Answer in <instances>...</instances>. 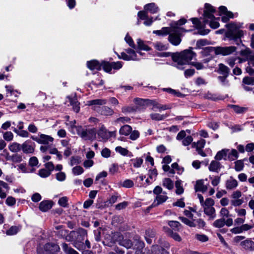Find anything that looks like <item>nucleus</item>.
Masks as SVG:
<instances>
[{"label": "nucleus", "mask_w": 254, "mask_h": 254, "mask_svg": "<svg viewBox=\"0 0 254 254\" xmlns=\"http://www.w3.org/2000/svg\"><path fill=\"white\" fill-rule=\"evenodd\" d=\"M192 48L190 47L189 49L184 50L180 53H162L161 56L169 57L171 55L172 60L177 63L178 68L183 69L179 66L187 64L189 63V61H191L193 57L195 56L196 54L192 51Z\"/></svg>", "instance_id": "f257e3e1"}, {"label": "nucleus", "mask_w": 254, "mask_h": 254, "mask_svg": "<svg viewBox=\"0 0 254 254\" xmlns=\"http://www.w3.org/2000/svg\"><path fill=\"white\" fill-rule=\"evenodd\" d=\"M216 11L214 7L209 3H205L204 5V10L203 16L205 23L209 21V25L213 29H216L219 27V23L216 21V18L214 15Z\"/></svg>", "instance_id": "f03ea898"}, {"label": "nucleus", "mask_w": 254, "mask_h": 254, "mask_svg": "<svg viewBox=\"0 0 254 254\" xmlns=\"http://www.w3.org/2000/svg\"><path fill=\"white\" fill-rule=\"evenodd\" d=\"M236 47L234 46L229 47H208L204 49L205 55L212 51L215 52V55H222L223 56H227L235 52Z\"/></svg>", "instance_id": "7ed1b4c3"}, {"label": "nucleus", "mask_w": 254, "mask_h": 254, "mask_svg": "<svg viewBox=\"0 0 254 254\" xmlns=\"http://www.w3.org/2000/svg\"><path fill=\"white\" fill-rule=\"evenodd\" d=\"M87 230L79 228L76 230L70 231L66 237V239L70 242L82 243L84 240L85 236H87Z\"/></svg>", "instance_id": "20e7f679"}, {"label": "nucleus", "mask_w": 254, "mask_h": 254, "mask_svg": "<svg viewBox=\"0 0 254 254\" xmlns=\"http://www.w3.org/2000/svg\"><path fill=\"white\" fill-rule=\"evenodd\" d=\"M158 35H166L169 34L168 37L169 41L173 45L177 46L181 42V37L183 36L182 33H156Z\"/></svg>", "instance_id": "39448f33"}, {"label": "nucleus", "mask_w": 254, "mask_h": 254, "mask_svg": "<svg viewBox=\"0 0 254 254\" xmlns=\"http://www.w3.org/2000/svg\"><path fill=\"white\" fill-rule=\"evenodd\" d=\"M242 33H225V36L231 40H233L236 44L239 45L242 40Z\"/></svg>", "instance_id": "423d86ee"}, {"label": "nucleus", "mask_w": 254, "mask_h": 254, "mask_svg": "<svg viewBox=\"0 0 254 254\" xmlns=\"http://www.w3.org/2000/svg\"><path fill=\"white\" fill-rule=\"evenodd\" d=\"M187 20L184 18H181L178 21H173L170 24V27L174 30H181L182 29V26L184 25Z\"/></svg>", "instance_id": "0eeeda50"}, {"label": "nucleus", "mask_w": 254, "mask_h": 254, "mask_svg": "<svg viewBox=\"0 0 254 254\" xmlns=\"http://www.w3.org/2000/svg\"><path fill=\"white\" fill-rule=\"evenodd\" d=\"M53 205V202L51 200H44L40 202L39 204V209L43 212H46L50 209Z\"/></svg>", "instance_id": "6e6552de"}, {"label": "nucleus", "mask_w": 254, "mask_h": 254, "mask_svg": "<svg viewBox=\"0 0 254 254\" xmlns=\"http://www.w3.org/2000/svg\"><path fill=\"white\" fill-rule=\"evenodd\" d=\"M96 134V130L95 128L84 129V136L82 138L85 140H89L95 137Z\"/></svg>", "instance_id": "1a4fd4ad"}, {"label": "nucleus", "mask_w": 254, "mask_h": 254, "mask_svg": "<svg viewBox=\"0 0 254 254\" xmlns=\"http://www.w3.org/2000/svg\"><path fill=\"white\" fill-rule=\"evenodd\" d=\"M60 248L59 246L56 244L49 243L44 246V250L45 252H57L59 251Z\"/></svg>", "instance_id": "9d476101"}, {"label": "nucleus", "mask_w": 254, "mask_h": 254, "mask_svg": "<svg viewBox=\"0 0 254 254\" xmlns=\"http://www.w3.org/2000/svg\"><path fill=\"white\" fill-rule=\"evenodd\" d=\"M241 245L246 250L249 251H254V242L250 239H247L242 242Z\"/></svg>", "instance_id": "9b49d317"}, {"label": "nucleus", "mask_w": 254, "mask_h": 254, "mask_svg": "<svg viewBox=\"0 0 254 254\" xmlns=\"http://www.w3.org/2000/svg\"><path fill=\"white\" fill-rule=\"evenodd\" d=\"M112 132H108L106 128L102 127L100 130L98 132V135L100 136L103 140H107L110 137H111V133Z\"/></svg>", "instance_id": "f8f14e48"}, {"label": "nucleus", "mask_w": 254, "mask_h": 254, "mask_svg": "<svg viewBox=\"0 0 254 254\" xmlns=\"http://www.w3.org/2000/svg\"><path fill=\"white\" fill-rule=\"evenodd\" d=\"M144 9L147 12H149L152 14L156 13L159 10L158 7L153 2L145 5Z\"/></svg>", "instance_id": "ddd939ff"}, {"label": "nucleus", "mask_w": 254, "mask_h": 254, "mask_svg": "<svg viewBox=\"0 0 254 254\" xmlns=\"http://www.w3.org/2000/svg\"><path fill=\"white\" fill-rule=\"evenodd\" d=\"M221 167L222 165L220 163L215 160L211 162L208 168L210 171L218 172Z\"/></svg>", "instance_id": "4468645a"}, {"label": "nucleus", "mask_w": 254, "mask_h": 254, "mask_svg": "<svg viewBox=\"0 0 254 254\" xmlns=\"http://www.w3.org/2000/svg\"><path fill=\"white\" fill-rule=\"evenodd\" d=\"M194 189L195 191H201L204 192L207 190V187L204 185L203 180H200L196 181Z\"/></svg>", "instance_id": "2eb2a0df"}, {"label": "nucleus", "mask_w": 254, "mask_h": 254, "mask_svg": "<svg viewBox=\"0 0 254 254\" xmlns=\"http://www.w3.org/2000/svg\"><path fill=\"white\" fill-rule=\"evenodd\" d=\"M190 20L191 21L195 29L200 30L203 28L204 24L198 18H191L190 19Z\"/></svg>", "instance_id": "dca6fc26"}, {"label": "nucleus", "mask_w": 254, "mask_h": 254, "mask_svg": "<svg viewBox=\"0 0 254 254\" xmlns=\"http://www.w3.org/2000/svg\"><path fill=\"white\" fill-rule=\"evenodd\" d=\"M152 252L153 254H169L164 248L158 245L153 246Z\"/></svg>", "instance_id": "f3484780"}, {"label": "nucleus", "mask_w": 254, "mask_h": 254, "mask_svg": "<svg viewBox=\"0 0 254 254\" xmlns=\"http://www.w3.org/2000/svg\"><path fill=\"white\" fill-rule=\"evenodd\" d=\"M21 149L24 153H32L34 151V148L31 145L28 144V141H25L21 145Z\"/></svg>", "instance_id": "a211bd4d"}, {"label": "nucleus", "mask_w": 254, "mask_h": 254, "mask_svg": "<svg viewBox=\"0 0 254 254\" xmlns=\"http://www.w3.org/2000/svg\"><path fill=\"white\" fill-rule=\"evenodd\" d=\"M87 65L88 67L91 70H100L101 69L100 64L96 60L88 62L87 63Z\"/></svg>", "instance_id": "6ab92c4d"}, {"label": "nucleus", "mask_w": 254, "mask_h": 254, "mask_svg": "<svg viewBox=\"0 0 254 254\" xmlns=\"http://www.w3.org/2000/svg\"><path fill=\"white\" fill-rule=\"evenodd\" d=\"M217 72L223 75L228 76L230 72V69L223 64H219V68Z\"/></svg>", "instance_id": "aec40b11"}, {"label": "nucleus", "mask_w": 254, "mask_h": 254, "mask_svg": "<svg viewBox=\"0 0 254 254\" xmlns=\"http://www.w3.org/2000/svg\"><path fill=\"white\" fill-rule=\"evenodd\" d=\"M144 247L145 244L143 241H141L139 239L134 238L132 246L134 250L143 249Z\"/></svg>", "instance_id": "412c9836"}, {"label": "nucleus", "mask_w": 254, "mask_h": 254, "mask_svg": "<svg viewBox=\"0 0 254 254\" xmlns=\"http://www.w3.org/2000/svg\"><path fill=\"white\" fill-rule=\"evenodd\" d=\"M204 212L206 215L209 216L211 219H213L215 217V209L213 207H205Z\"/></svg>", "instance_id": "4be33fe9"}, {"label": "nucleus", "mask_w": 254, "mask_h": 254, "mask_svg": "<svg viewBox=\"0 0 254 254\" xmlns=\"http://www.w3.org/2000/svg\"><path fill=\"white\" fill-rule=\"evenodd\" d=\"M99 110L100 114L103 115L110 116L114 114L113 110L107 106L99 108Z\"/></svg>", "instance_id": "5701e85b"}, {"label": "nucleus", "mask_w": 254, "mask_h": 254, "mask_svg": "<svg viewBox=\"0 0 254 254\" xmlns=\"http://www.w3.org/2000/svg\"><path fill=\"white\" fill-rule=\"evenodd\" d=\"M220 15L224 14L227 15L229 18H233L234 14L231 11H228L226 6H221L219 8Z\"/></svg>", "instance_id": "b1692460"}, {"label": "nucleus", "mask_w": 254, "mask_h": 254, "mask_svg": "<svg viewBox=\"0 0 254 254\" xmlns=\"http://www.w3.org/2000/svg\"><path fill=\"white\" fill-rule=\"evenodd\" d=\"M63 251L66 254H79L75 250L72 248L68 247L66 243H63L62 245Z\"/></svg>", "instance_id": "393cba45"}, {"label": "nucleus", "mask_w": 254, "mask_h": 254, "mask_svg": "<svg viewBox=\"0 0 254 254\" xmlns=\"http://www.w3.org/2000/svg\"><path fill=\"white\" fill-rule=\"evenodd\" d=\"M238 186V182L235 180L231 177V179L227 180L226 183V186L227 189L232 190Z\"/></svg>", "instance_id": "a878e982"}, {"label": "nucleus", "mask_w": 254, "mask_h": 254, "mask_svg": "<svg viewBox=\"0 0 254 254\" xmlns=\"http://www.w3.org/2000/svg\"><path fill=\"white\" fill-rule=\"evenodd\" d=\"M121 246H122L127 249H130L133 246V242L128 239H123L119 243Z\"/></svg>", "instance_id": "bb28decb"}, {"label": "nucleus", "mask_w": 254, "mask_h": 254, "mask_svg": "<svg viewBox=\"0 0 254 254\" xmlns=\"http://www.w3.org/2000/svg\"><path fill=\"white\" fill-rule=\"evenodd\" d=\"M228 150H229L228 149H222V150L218 151L215 157V160H220L223 158L226 160V157Z\"/></svg>", "instance_id": "cd10ccee"}, {"label": "nucleus", "mask_w": 254, "mask_h": 254, "mask_svg": "<svg viewBox=\"0 0 254 254\" xmlns=\"http://www.w3.org/2000/svg\"><path fill=\"white\" fill-rule=\"evenodd\" d=\"M228 32H243L242 31H238L241 26L235 23H231L226 25Z\"/></svg>", "instance_id": "c85d7f7f"}, {"label": "nucleus", "mask_w": 254, "mask_h": 254, "mask_svg": "<svg viewBox=\"0 0 254 254\" xmlns=\"http://www.w3.org/2000/svg\"><path fill=\"white\" fill-rule=\"evenodd\" d=\"M132 128L129 125H125L121 127L120 130V133L124 135H128L131 131Z\"/></svg>", "instance_id": "c756f323"}, {"label": "nucleus", "mask_w": 254, "mask_h": 254, "mask_svg": "<svg viewBox=\"0 0 254 254\" xmlns=\"http://www.w3.org/2000/svg\"><path fill=\"white\" fill-rule=\"evenodd\" d=\"M40 137L41 144H48L49 141L52 142L54 140L52 137L43 134H41Z\"/></svg>", "instance_id": "7c9ffc66"}, {"label": "nucleus", "mask_w": 254, "mask_h": 254, "mask_svg": "<svg viewBox=\"0 0 254 254\" xmlns=\"http://www.w3.org/2000/svg\"><path fill=\"white\" fill-rule=\"evenodd\" d=\"M67 98L69 100L70 105L72 106L73 110L76 113H78L80 110L78 102L76 101V100L73 99L69 96H68Z\"/></svg>", "instance_id": "2f4dec72"}, {"label": "nucleus", "mask_w": 254, "mask_h": 254, "mask_svg": "<svg viewBox=\"0 0 254 254\" xmlns=\"http://www.w3.org/2000/svg\"><path fill=\"white\" fill-rule=\"evenodd\" d=\"M147 99H143L138 98L134 99V102L139 107H145L148 106Z\"/></svg>", "instance_id": "473e14b6"}, {"label": "nucleus", "mask_w": 254, "mask_h": 254, "mask_svg": "<svg viewBox=\"0 0 254 254\" xmlns=\"http://www.w3.org/2000/svg\"><path fill=\"white\" fill-rule=\"evenodd\" d=\"M168 115L167 114L165 115H160L158 113L151 114L150 115L151 119L155 121H162L164 120L166 117H167Z\"/></svg>", "instance_id": "72a5a7b5"}, {"label": "nucleus", "mask_w": 254, "mask_h": 254, "mask_svg": "<svg viewBox=\"0 0 254 254\" xmlns=\"http://www.w3.org/2000/svg\"><path fill=\"white\" fill-rule=\"evenodd\" d=\"M163 186L169 190H172L174 188L173 181L170 178H165L163 181Z\"/></svg>", "instance_id": "f704fd0d"}, {"label": "nucleus", "mask_w": 254, "mask_h": 254, "mask_svg": "<svg viewBox=\"0 0 254 254\" xmlns=\"http://www.w3.org/2000/svg\"><path fill=\"white\" fill-rule=\"evenodd\" d=\"M167 232L168 235L175 240L178 242H180L181 241V238L178 233L174 232L172 230L169 228H168Z\"/></svg>", "instance_id": "c9c22d12"}, {"label": "nucleus", "mask_w": 254, "mask_h": 254, "mask_svg": "<svg viewBox=\"0 0 254 254\" xmlns=\"http://www.w3.org/2000/svg\"><path fill=\"white\" fill-rule=\"evenodd\" d=\"M8 160H10L14 163L20 162L22 160V156L18 154H14L12 156H9L7 158Z\"/></svg>", "instance_id": "e433bc0d"}, {"label": "nucleus", "mask_w": 254, "mask_h": 254, "mask_svg": "<svg viewBox=\"0 0 254 254\" xmlns=\"http://www.w3.org/2000/svg\"><path fill=\"white\" fill-rule=\"evenodd\" d=\"M9 149L13 152H17L21 149V145L18 143L14 142L9 145Z\"/></svg>", "instance_id": "4c0bfd02"}, {"label": "nucleus", "mask_w": 254, "mask_h": 254, "mask_svg": "<svg viewBox=\"0 0 254 254\" xmlns=\"http://www.w3.org/2000/svg\"><path fill=\"white\" fill-rule=\"evenodd\" d=\"M137 47L139 50H143L146 51H149L150 50L151 48L149 47L147 45H145L143 41L140 39L137 40Z\"/></svg>", "instance_id": "58836bf2"}, {"label": "nucleus", "mask_w": 254, "mask_h": 254, "mask_svg": "<svg viewBox=\"0 0 254 254\" xmlns=\"http://www.w3.org/2000/svg\"><path fill=\"white\" fill-rule=\"evenodd\" d=\"M225 225V219L223 218L215 220L213 224V226L219 228L223 227Z\"/></svg>", "instance_id": "ea45409f"}, {"label": "nucleus", "mask_w": 254, "mask_h": 254, "mask_svg": "<svg viewBox=\"0 0 254 254\" xmlns=\"http://www.w3.org/2000/svg\"><path fill=\"white\" fill-rule=\"evenodd\" d=\"M106 103V101L105 100L95 99L88 101V105L90 106L95 105H102L105 104Z\"/></svg>", "instance_id": "a19ab883"}, {"label": "nucleus", "mask_w": 254, "mask_h": 254, "mask_svg": "<svg viewBox=\"0 0 254 254\" xmlns=\"http://www.w3.org/2000/svg\"><path fill=\"white\" fill-rule=\"evenodd\" d=\"M138 109V107H129L125 106L122 108V111L123 113L135 112Z\"/></svg>", "instance_id": "79ce46f5"}, {"label": "nucleus", "mask_w": 254, "mask_h": 254, "mask_svg": "<svg viewBox=\"0 0 254 254\" xmlns=\"http://www.w3.org/2000/svg\"><path fill=\"white\" fill-rule=\"evenodd\" d=\"M175 186L176 188V193L178 194H181L184 192V189L181 186V181L178 180L175 183Z\"/></svg>", "instance_id": "37998d69"}, {"label": "nucleus", "mask_w": 254, "mask_h": 254, "mask_svg": "<svg viewBox=\"0 0 254 254\" xmlns=\"http://www.w3.org/2000/svg\"><path fill=\"white\" fill-rule=\"evenodd\" d=\"M167 196L166 195H159L156 197V200H157V202L156 204H155V202L152 204L153 206H157L159 204L165 202L167 199Z\"/></svg>", "instance_id": "c03bdc74"}, {"label": "nucleus", "mask_w": 254, "mask_h": 254, "mask_svg": "<svg viewBox=\"0 0 254 254\" xmlns=\"http://www.w3.org/2000/svg\"><path fill=\"white\" fill-rule=\"evenodd\" d=\"M235 169L237 171H240L243 170L244 165L242 160H237L235 162Z\"/></svg>", "instance_id": "a18cd8bd"}, {"label": "nucleus", "mask_w": 254, "mask_h": 254, "mask_svg": "<svg viewBox=\"0 0 254 254\" xmlns=\"http://www.w3.org/2000/svg\"><path fill=\"white\" fill-rule=\"evenodd\" d=\"M210 44V43L209 41L206 39H200L198 40L196 42V47L197 48H199L202 46L209 45Z\"/></svg>", "instance_id": "49530a36"}, {"label": "nucleus", "mask_w": 254, "mask_h": 254, "mask_svg": "<svg viewBox=\"0 0 254 254\" xmlns=\"http://www.w3.org/2000/svg\"><path fill=\"white\" fill-rule=\"evenodd\" d=\"M232 108L237 113H242L247 111V109L245 107H239L237 105H232Z\"/></svg>", "instance_id": "de8ad7c7"}, {"label": "nucleus", "mask_w": 254, "mask_h": 254, "mask_svg": "<svg viewBox=\"0 0 254 254\" xmlns=\"http://www.w3.org/2000/svg\"><path fill=\"white\" fill-rule=\"evenodd\" d=\"M19 230L16 226H12L8 230L6 231V234L7 235H13L16 234Z\"/></svg>", "instance_id": "09e8293b"}, {"label": "nucleus", "mask_w": 254, "mask_h": 254, "mask_svg": "<svg viewBox=\"0 0 254 254\" xmlns=\"http://www.w3.org/2000/svg\"><path fill=\"white\" fill-rule=\"evenodd\" d=\"M51 174V172L49 171H48L46 169H42L39 171V175L40 177L43 178H46L50 176Z\"/></svg>", "instance_id": "8fccbe9b"}, {"label": "nucleus", "mask_w": 254, "mask_h": 254, "mask_svg": "<svg viewBox=\"0 0 254 254\" xmlns=\"http://www.w3.org/2000/svg\"><path fill=\"white\" fill-rule=\"evenodd\" d=\"M179 218L186 225L190 226V227H194L195 224L193 222H191V221L189 220L188 219H187L186 217H179Z\"/></svg>", "instance_id": "3c124183"}, {"label": "nucleus", "mask_w": 254, "mask_h": 254, "mask_svg": "<svg viewBox=\"0 0 254 254\" xmlns=\"http://www.w3.org/2000/svg\"><path fill=\"white\" fill-rule=\"evenodd\" d=\"M238 157V153L236 149H232L231 152L228 155V158L231 160H234Z\"/></svg>", "instance_id": "603ef678"}, {"label": "nucleus", "mask_w": 254, "mask_h": 254, "mask_svg": "<svg viewBox=\"0 0 254 254\" xmlns=\"http://www.w3.org/2000/svg\"><path fill=\"white\" fill-rule=\"evenodd\" d=\"M72 172L74 175H78L83 172V169L80 166H77L73 168Z\"/></svg>", "instance_id": "864d4df0"}, {"label": "nucleus", "mask_w": 254, "mask_h": 254, "mask_svg": "<svg viewBox=\"0 0 254 254\" xmlns=\"http://www.w3.org/2000/svg\"><path fill=\"white\" fill-rule=\"evenodd\" d=\"M243 82L248 85H254V78H253L249 76L245 77L243 79Z\"/></svg>", "instance_id": "5fc2aeb1"}, {"label": "nucleus", "mask_w": 254, "mask_h": 254, "mask_svg": "<svg viewBox=\"0 0 254 254\" xmlns=\"http://www.w3.org/2000/svg\"><path fill=\"white\" fill-rule=\"evenodd\" d=\"M195 238L202 242H205L208 240V237L203 234H196Z\"/></svg>", "instance_id": "6e6d98bb"}, {"label": "nucleus", "mask_w": 254, "mask_h": 254, "mask_svg": "<svg viewBox=\"0 0 254 254\" xmlns=\"http://www.w3.org/2000/svg\"><path fill=\"white\" fill-rule=\"evenodd\" d=\"M138 17L142 20H146L148 18V13L146 11H140L137 14Z\"/></svg>", "instance_id": "4d7b16f0"}, {"label": "nucleus", "mask_w": 254, "mask_h": 254, "mask_svg": "<svg viewBox=\"0 0 254 254\" xmlns=\"http://www.w3.org/2000/svg\"><path fill=\"white\" fill-rule=\"evenodd\" d=\"M103 68L104 70L107 72H109L112 70V64L111 63L108 62H103L102 64Z\"/></svg>", "instance_id": "13d9d810"}, {"label": "nucleus", "mask_w": 254, "mask_h": 254, "mask_svg": "<svg viewBox=\"0 0 254 254\" xmlns=\"http://www.w3.org/2000/svg\"><path fill=\"white\" fill-rule=\"evenodd\" d=\"M60 206L65 207L67 205V198L65 196L61 197L58 202Z\"/></svg>", "instance_id": "bf43d9fd"}, {"label": "nucleus", "mask_w": 254, "mask_h": 254, "mask_svg": "<svg viewBox=\"0 0 254 254\" xmlns=\"http://www.w3.org/2000/svg\"><path fill=\"white\" fill-rule=\"evenodd\" d=\"M116 151L124 156L127 155L128 153V150L121 146L117 147L116 148Z\"/></svg>", "instance_id": "052dcab7"}, {"label": "nucleus", "mask_w": 254, "mask_h": 254, "mask_svg": "<svg viewBox=\"0 0 254 254\" xmlns=\"http://www.w3.org/2000/svg\"><path fill=\"white\" fill-rule=\"evenodd\" d=\"M125 40L127 43L132 48L135 49V45L133 43V41L130 36H129L128 34L125 37Z\"/></svg>", "instance_id": "680f3d73"}, {"label": "nucleus", "mask_w": 254, "mask_h": 254, "mask_svg": "<svg viewBox=\"0 0 254 254\" xmlns=\"http://www.w3.org/2000/svg\"><path fill=\"white\" fill-rule=\"evenodd\" d=\"M13 131L22 137H28L29 135V133L26 130H21L19 131L16 128H14Z\"/></svg>", "instance_id": "e2e57ef3"}, {"label": "nucleus", "mask_w": 254, "mask_h": 254, "mask_svg": "<svg viewBox=\"0 0 254 254\" xmlns=\"http://www.w3.org/2000/svg\"><path fill=\"white\" fill-rule=\"evenodd\" d=\"M120 58H122L124 60L129 61V60H135V58L133 57L132 56L128 55L124 52L121 53V57Z\"/></svg>", "instance_id": "0e129e2a"}, {"label": "nucleus", "mask_w": 254, "mask_h": 254, "mask_svg": "<svg viewBox=\"0 0 254 254\" xmlns=\"http://www.w3.org/2000/svg\"><path fill=\"white\" fill-rule=\"evenodd\" d=\"M72 127L76 128L77 134L82 138L83 136H84V129L81 126H73Z\"/></svg>", "instance_id": "69168bd1"}, {"label": "nucleus", "mask_w": 254, "mask_h": 254, "mask_svg": "<svg viewBox=\"0 0 254 254\" xmlns=\"http://www.w3.org/2000/svg\"><path fill=\"white\" fill-rule=\"evenodd\" d=\"M214 204V201L211 198H207L203 203V206L205 207H211Z\"/></svg>", "instance_id": "338daca9"}, {"label": "nucleus", "mask_w": 254, "mask_h": 254, "mask_svg": "<svg viewBox=\"0 0 254 254\" xmlns=\"http://www.w3.org/2000/svg\"><path fill=\"white\" fill-rule=\"evenodd\" d=\"M6 203L9 206H13L15 204L16 200L12 196H8L6 199Z\"/></svg>", "instance_id": "774afa93"}]
</instances>
